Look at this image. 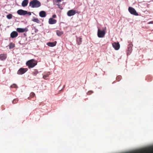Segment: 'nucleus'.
<instances>
[{
  "instance_id": "1",
  "label": "nucleus",
  "mask_w": 153,
  "mask_h": 153,
  "mask_svg": "<svg viewBox=\"0 0 153 153\" xmlns=\"http://www.w3.org/2000/svg\"><path fill=\"white\" fill-rule=\"evenodd\" d=\"M37 61L34 59H31L26 62V64L29 68L34 67L37 64Z\"/></svg>"
},
{
  "instance_id": "2",
  "label": "nucleus",
  "mask_w": 153,
  "mask_h": 153,
  "mask_svg": "<svg viewBox=\"0 0 153 153\" xmlns=\"http://www.w3.org/2000/svg\"><path fill=\"white\" fill-rule=\"evenodd\" d=\"M41 5V3L37 0H33L29 3V6L32 8H38Z\"/></svg>"
},
{
  "instance_id": "3",
  "label": "nucleus",
  "mask_w": 153,
  "mask_h": 153,
  "mask_svg": "<svg viewBox=\"0 0 153 153\" xmlns=\"http://www.w3.org/2000/svg\"><path fill=\"white\" fill-rule=\"evenodd\" d=\"M105 34V32L104 30H101L99 29L98 30L97 35L98 36L99 38L103 37Z\"/></svg>"
},
{
  "instance_id": "4",
  "label": "nucleus",
  "mask_w": 153,
  "mask_h": 153,
  "mask_svg": "<svg viewBox=\"0 0 153 153\" xmlns=\"http://www.w3.org/2000/svg\"><path fill=\"white\" fill-rule=\"evenodd\" d=\"M128 10L129 12L131 14L135 15V16H138V14L136 10L135 9L131 7H129L128 8Z\"/></svg>"
},
{
  "instance_id": "5",
  "label": "nucleus",
  "mask_w": 153,
  "mask_h": 153,
  "mask_svg": "<svg viewBox=\"0 0 153 153\" xmlns=\"http://www.w3.org/2000/svg\"><path fill=\"white\" fill-rule=\"evenodd\" d=\"M27 70L28 69L27 68H21L18 71L17 74L19 75L22 74L27 71Z\"/></svg>"
},
{
  "instance_id": "6",
  "label": "nucleus",
  "mask_w": 153,
  "mask_h": 153,
  "mask_svg": "<svg viewBox=\"0 0 153 153\" xmlns=\"http://www.w3.org/2000/svg\"><path fill=\"white\" fill-rule=\"evenodd\" d=\"M17 13L19 15H25L26 14L27 11L20 9L18 10L17 11Z\"/></svg>"
},
{
  "instance_id": "7",
  "label": "nucleus",
  "mask_w": 153,
  "mask_h": 153,
  "mask_svg": "<svg viewBox=\"0 0 153 153\" xmlns=\"http://www.w3.org/2000/svg\"><path fill=\"white\" fill-rule=\"evenodd\" d=\"M76 13V11L75 10H69L67 13V14L68 16H71L74 15Z\"/></svg>"
},
{
  "instance_id": "8",
  "label": "nucleus",
  "mask_w": 153,
  "mask_h": 153,
  "mask_svg": "<svg viewBox=\"0 0 153 153\" xmlns=\"http://www.w3.org/2000/svg\"><path fill=\"white\" fill-rule=\"evenodd\" d=\"M16 30L19 33H23L27 32L28 31V29L27 28H17Z\"/></svg>"
},
{
  "instance_id": "9",
  "label": "nucleus",
  "mask_w": 153,
  "mask_h": 153,
  "mask_svg": "<svg viewBox=\"0 0 153 153\" xmlns=\"http://www.w3.org/2000/svg\"><path fill=\"white\" fill-rule=\"evenodd\" d=\"M113 48L116 50H118L119 49L120 47V44L118 43L114 42L112 44Z\"/></svg>"
},
{
  "instance_id": "10",
  "label": "nucleus",
  "mask_w": 153,
  "mask_h": 153,
  "mask_svg": "<svg viewBox=\"0 0 153 153\" xmlns=\"http://www.w3.org/2000/svg\"><path fill=\"white\" fill-rule=\"evenodd\" d=\"M56 20L53 19V18H50L49 19L48 23L52 25L56 23Z\"/></svg>"
},
{
  "instance_id": "11",
  "label": "nucleus",
  "mask_w": 153,
  "mask_h": 153,
  "mask_svg": "<svg viewBox=\"0 0 153 153\" xmlns=\"http://www.w3.org/2000/svg\"><path fill=\"white\" fill-rule=\"evenodd\" d=\"M18 35V33L15 31L12 32L10 34V37L12 38H13L17 37Z\"/></svg>"
},
{
  "instance_id": "12",
  "label": "nucleus",
  "mask_w": 153,
  "mask_h": 153,
  "mask_svg": "<svg viewBox=\"0 0 153 153\" xmlns=\"http://www.w3.org/2000/svg\"><path fill=\"white\" fill-rule=\"evenodd\" d=\"M7 57V54H0V59L1 60H5Z\"/></svg>"
},
{
  "instance_id": "13",
  "label": "nucleus",
  "mask_w": 153,
  "mask_h": 153,
  "mask_svg": "<svg viewBox=\"0 0 153 153\" xmlns=\"http://www.w3.org/2000/svg\"><path fill=\"white\" fill-rule=\"evenodd\" d=\"M56 41H55L53 42H49L47 43V45L49 46L53 47L56 45Z\"/></svg>"
},
{
  "instance_id": "14",
  "label": "nucleus",
  "mask_w": 153,
  "mask_h": 153,
  "mask_svg": "<svg viewBox=\"0 0 153 153\" xmlns=\"http://www.w3.org/2000/svg\"><path fill=\"white\" fill-rule=\"evenodd\" d=\"M39 16L41 17H45L46 16L45 12L44 11H41L39 13Z\"/></svg>"
},
{
  "instance_id": "15",
  "label": "nucleus",
  "mask_w": 153,
  "mask_h": 153,
  "mask_svg": "<svg viewBox=\"0 0 153 153\" xmlns=\"http://www.w3.org/2000/svg\"><path fill=\"white\" fill-rule=\"evenodd\" d=\"M28 3V0H23L22 3V6L23 7H26Z\"/></svg>"
},
{
  "instance_id": "16",
  "label": "nucleus",
  "mask_w": 153,
  "mask_h": 153,
  "mask_svg": "<svg viewBox=\"0 0 153 153\" xmlns=\"http://www.w3.org/2000/svg\"><path fill=\"white\" fill-rule=\"evenodd\" d=\"M32 21L35 22H36L37 23H39L40 22V21L39 19L37 18H35V17H33V19H32Z\"/></svg>"
},
{
  "instance_id": "17",
  "label": "nucleus",
  "mask_w": 153,
  "mask_h": 153,
  "mask_svg": "<svg viewBox=\"0 0 153 153\" xmlns=\"http://www.w3.org/2000/svg\"><path fill=\"white\" fill-rule=\"evenodd\" d=\"M76 42L78 45H79L82 42V38L80 37L77 38Z\"/></svg>"
},
{
  "instance_id": "18",
  "label": "nucleus",
  "mask_w": 153,
  "mask_h": 153,
  "mask_svg": "<svg viewBox=\"0 0 153 153\" xmlns=\"http://www.w3.org/2000/svg\"><path fill=\"white\" fill-rule=\"evenodd\" d=\"M57 35L59 36H60L63 34V32L62 31H60L59 30H57L56 31Z\"/></svg>"
},
{
  "instance_id": "19",
  "label": "nucleus",
  "mask_w": 153,
  "mask_h": 153,
  "mask_svg": "<svg viewBox=\"0 0 153 153\" xmlns=\"http://www.w3.org/2000/svg\"><path fill=\"white\" fill-rule=\"evenodd\" d=\"M30 97L28 98L29 100H30L31 98L34 97L35 96V94L33 92H32L30 93Z\"/></svg>"
},
{
  "instance_id": "20",
  "label": "nucleus",
  "mask_w": 153,
  "mask_h": 153,
  "mask_svg": "<svg viewBox=\"0 0 153 153\" xmlns=\"http://www.w3.org/2000/svg\"><path fill=\"white\" fill-rule=\"evenodd\" d=\"M9 48L10 49L13 48L15 47V44L13 43H10L9 45Z\"/></svg>"
},
{
  "instance_id": "21",
  "label": "nucleus",
  "mask_w": 153,
  "mask_h": 153,
  "mask_svg": "<svg viewBox=\"0 0 153 153\" xmlns=\"http://www.w3.org/2000/svg\"><path fill=\"white\" fill-rule=\"evenodd\" d=\"M38 73V71L36 69H35L33 73V74L34 76H36Z\"/></svg>"
},
{
  "instance_id": "22",
  "label": "nucleus",
  "mask_w": 153,
  "mask_h": 153,
  "mask_svg": "<svg viewBox=\"0 0 153 153\" xmlns=\"http://www.w3.org/2000/svg\"><path fill=\"white\" fill-rule=\"evenodd\" d=\"M7 17L9 19H10L12 17V15L11 14H9L7 16Z\"/></svg>"
},
{
  "instance_id": "23",
  "label": "nucleus",
  "mask_w": 153,
  "mask_h": 153,
  "mask_svg": "<svg viewBox=\"0 0 153 153\" xmlns=\"http://www.w3.org/2000/svg\"><path fill=\"white\" fill-rule=\"evenodd\" d=\"M18 101V99H15L13 100V103L15 104Z\"/></svg>"
},
{
  "instance_id": "24",
  "label": "nucleus",
  "mask_w": 153,
  "mask_h": 153,
  "mask_svg": "<svg viewBox=\"0 0 153 153\" xmlns=\"http://www.w3.org/2000/svg\"><path fill=\"white\" fill-rule=\"evenodd\" d=\"M50 74L49 73H48L45 75L43 76V78L45 79H46V78L48 77L49 75Z\"/></svg>"
},
{
  "instance_id": "25",
  "label": "nucleus",
  "mask_w": 153,
  "mask_h": 153,
  "mask_svg": "<svg viewBox=\"0 0 153 153\" xmlns=\"http://www.w3.org/2000/svg\"><path fill=\"white\" fill-rule=\"evenodd\" d=\"M131 45H128V50L130 52H131L132 51V49L131 48Z\"/></svg>"
},
{
  "instance_id": "26",
  "label": "nucleus",
  "mask_w": 153,
  "mask_h": 153,
  "mask_svg": "<svg viewBox=\"0 0 153 153\" xmlns=\"http://www.w3.org/2000/svg\"><path fill=\"white\" fill-rule=\"evenodd\" d=\"M10 87L12 88H16L17 86L16 84H13L10 86Z\"/></svg>"
},
{
  "instance_id": "27",
  "label": "nucleus",
  "mask_w": 153,
  "mask_h": 153,
  "mask_svg": "<svg viewBox=\"0 0 153 153\" xmlns=\"http://www.w3.org/2000/svg\"><path fill=\"white\" fill-rule=\"evenodd\" d=\"M121 76H118L116 78V79L118 81H120L121 79Z\"/></svg>"
},
{
  "instance_id": "28",
  "label": "nucleus",
  "mask_w": 153,
  "mask_h": 153,
  "mask_svg": "<svg viewBox=\"0 0 153 153\" xmlns=\"http://www.w3.org/2000/svg\"><path fill=\"white\" fill-rule=\"evenodd\" d=\"M34 32L35 33H37L38 31V30L36 29V27H34Z\"/></svg>"
},
{
  "instance_id": "29",
  "label": "nucleus",
  "mask_w": 153,
  "mask_h": 153,
  "mask_svg": "<svg viewBox=\"0 0 153 153\" xmlns=\"http://www.w3.org/2000/svg\"><path fill=\"white\" fill-rule=\"evenodd\" d=\"M26 14H28L29 15H31V13L30 12H28L27 11Z\"/></svg>"
},
{
  "instance_id": "30",
  "label": "nucleus",
  "mask_w": 153,
  "mask_h": 153,
  "mask_svg": "<svg viewBox=\"0 0 153 153\" xmlns=\"http://www.w3.org/2000/svg\"><path fill=\"white\" fill-rule=\"evenodd\" d=\"M56 15L55 14L53 15L52 16V18H55L56 17Z\"/></svg>"
},
{
  "instance_id": "31",
  "label": "nucleus",
  "mask_w": 153,
  "mask_h": 153,
  "mask_svg": "<svg viewBox=\"0 0 153 153\" xmlns=\"http://www.w3.org/2000/svg\"><path fill=\"white\" fill-rule=\"evenodd\" d=\"M149 24H153V21H151L148 23Z\"/></svg>"
},
{
  "instance_id": "32",
  "label": "nucleus",
  "mask_w": 153,
  "mask_h": 153,
  "mask_svg": "<svg viewBox=\"0 0 153 153\" xmlns=\"http://www.w3.org/2000/svg\"><path fill=\"white\" fill-rule=\"evenodd\" d=\"M56 2H61L62 1L61 0H56Z\"/></svg>"
},
{
  "instance_id": "33",
  "label": "nucleus",
  "mask_w": 153,
  "mask_h": 153,
  "mask_svg": "<svg viewBox=\"0 0 153 153\" xmlns=\"http://www.w3.org/2000/svg\"><path fill=\"white\" fill-rule=\"evenodd\" d=\"M89 92H88V94H89Z\"/></svg>"
}]
</instances>
